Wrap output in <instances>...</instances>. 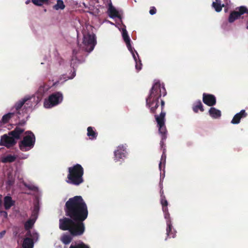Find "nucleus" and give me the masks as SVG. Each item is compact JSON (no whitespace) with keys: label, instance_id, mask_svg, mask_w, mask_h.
I'll return each mask as SVG.
<instances>
[{"label":"nucleus","instance_id":"obj_3","mask_svg":"<svg viewBox=\"0 0 248 248\" xmlns=\"http://www.w3.org/2000/svg\"><path fill=\"white\" fill-rule=\"evenodd\" d=\"M165 101L160 99L161 112L159 115H155V118L157 123L159 133L161 136L160 146L162 148L165 146L164 140L167 139V130L165 126L166 112L164 111Z\"/></svg>","mask_w":248,"mask_h":248},{"label":"nucleus","instance_id":"obj_36","mask_svg":"<svg viewBox=\"0 0 248 248\" xmlns=\"http://www.w3.org/2000/svg\"><path fill=\"white\" fill-rule=\"evenodd\" d=\"M164 214V217L167 219V221L168 220H170V214L169 213L168 209H167V210H163Z\"/></svg>","mask_w":248,"mask_h":248},{"label":"nucleus","instance_id":"obj_28","mask_svg":"<svg viewBox=\"0 0 248 248\" xmlns=\"http://www.w3.org/2000/svg\"><path fill=\"white\" fill-rule=\"evenodd\" d=\"M14 115V113H8L7 114L4 115L2 117L0 123L3 124H5L9 122L10 118H11Z\"/></svg>","mask_w":248,"mask_h":248},{"label":"nucleus","instance_id":"obj_25","mask_svg":"<svg viewBox=\"0 0 248 248\" xmlns=\"http://www.w3.org/2000/svg\"><path fill=\"white\" fill-rule=\"evenodd\" d=\"M220 0H216L212 3V6L215 9V11L217 12H219L222 10V7L224 5L221 4Z\"/></svg>","mask_w":248,"mask_h":248},{"label":"nucleus","instance_id":"obj_38","mask_svg":"<svg viewBox=\"0 0 248 248\" xmlns=\"http://www.w3.org/2000/svg\"><path fill=\"white\" fill-rule=\"evenodd\" d=\"M156 10L155 7H152L150 10L149 13L151 15H153L156 13Z\"/></svg>","mask_w":248,"mask_h":248},{"label":"nucleus","instance_id":"obj_4","mask_svg":"<svg viewBox=\"0 0 248 248\" xmlns=\"http://www.w3.org/2000/svg\"><path fill=\"white\" fill-rule=\"evenodd\" d=\"M84 169L78 164L68 168V174L66 182L75 186H79L84 182L83 175Z\"/></svg>","mask_w":248,"mask_h":248},{"label":"nucleus","instance_id":"obj_34","mask_svg":"<svg viewBox=\"0 0 248 248\" xmlns=\"http://www.w3.org/2000/svg\"><path fill=\"white\" fill-rule=\"evenodd\" d=\"M165 151H166V149L164 148L163 150V154H162V156H161L160 162V163L159 164V167L160 170L161 169V166H162V162L163 161V162H165L166 161V154H165Z\"/></svg>","mask_w":248,"mask_h":248},{"label":"nucleus","instance_id":"obj_39","mask_svg":"<svg viewBox=\"0 0 248 248\" xmlns=\"http://www.w3.org/2000/svg\"><path fill=\"white\" fill-rule=\"evenodd\" d=\"M0 213H1V215H3L5 218L7 217L8 214H7V212L4 211H2L0 212Z\"/></svg>","mask_w":248,"mask_h":248},{"label":"nucleus","instance_id":"obj_7","mask_svg":"<svg viewBox=\"0 0 248 248\" xmlns=\"http://www.w3.org/2000/svg\"><path fill=\"white\" fill-rule=\"evenodd\" d=\"M63 99L62 94L60 92H56L50 95L47 99H46L44 106L46 108H50L60 103Z\"/></svg>","mask_w":248,"mask_h":248},{"label":"nucleus","instance_id":"obj_43","mask_svg":"<svg viewBox=\"0 0 248 248\" xmlns=\"http://www.w3.org/2000/svg\"><path fill=\"white\" fill-rule=\"evenodd\" d=\"M30 2V0H27V1L25 2V3H26V4H29Z\"/></svg>","mask_w":248,"mask_h":248},{"label":"nucleus","instance_id":"obj_5","mask_svg":"<svg viewBox=\"0 0 248 248\" xmlns=\"http://www.w3.org/2000/svg\"><path fill=\"white\" fill-rule=\"evenodd\" d=\"M26 135L23 140L18 143L20 150L23 152H27L32 149L35 144V137L31 131L25 132Z\"/></svg>","mask_w":248,"mask_h":248},{"label":"nucleus","instance_id":"obj_20","mask_svg":"<svg viewBox=\"0 0 248 248\" xmlns=\"http://www.w3.org/2000/svg\"><path fill=\"white\" fill-rule=\"evenodd\" d=\"M69 248H90V246L82 241H78L72 243Z\"/></svg>","mask_w":248,"mask_h":248},{"label":"nucleus","instance_id":"obj_6","mask_svg":"<svg viewBox=\"0 0 248 248\" xmlns=\"http://www.w3.org/2000/svg\"><path fill=\"white\" fill-rule=\"evenodd\" d=\"M83 49L86 52H90L93 50L96 45L95 35L90 33L83 35Z\"/></svg>","mask_w":248,"mask_h":248},{"label":"nucleus","instance_id":"obj_31","mask_svg":"<svg viewBox=\"0 0 248 248\" xmlns=\"http://www.w3.org/2000/svg\"><path fill=\"white\" fill-rule=\"evenodd\" d=\"M160 203L162 205V210H167L168 202L165 196H162V198H160Z\"/></svg>","mask_w":248,"mask_h":248},{"label":"nucleus","instance_id":"obj_16","mask_svg":"<svg viewBox=\"0 0 248 248\" xmlns=\"http://www.w3.org/2000/svg\"><path fill=\"white\" fill-rule=\"evenodd\" d=\"M24 128L16 126L13 131L8 133L9 136H12L15 140L20 139L21 135L24 132Z\"/></svg>","mask_w":248,"mask_h":248},{"label":"nucleus","instance_id":"obj_35","mask_svg":"<svg viewBox=\"0 0 248 248\" xmlns=\"http://www.w3.org/2000/svg\"><path fill=\"white\" fill-rule=\"evenodd\" d=\"M15 183V180L14 179L11 177L8 176V180L6 181V184L9 186H13Z\"/></svg>","mask_w":248,"mask_h":248},{"label":"nucleus","instance_id":"obj_15","mask_svg":"<svg viewBox=\"0 0 248 248\" xmlns=\"http://www.w3.org/2000/svg\"><path fill=\"white\" fill-rule=\"evenodd\" d=\"M37 240H35L31 236H26L23 241L22 245V248H33L34 242Z\"/></svg>","mask_w":248,"mask_h":248},{"label":"nucleus","instance_id":"obj_22","mask_svg":"<svg viewBox=\"0 0 248 248\" xmlns=\"http://www.w3.org/2000/svg\"><path fill=\"white\" fill-rule=\"evenodd\" d=\"M108 15L111 18L120 17L118 11L112 5H110L108 9Z\"/></svg>","mask_w":248,"mask_h":248},{"label":"nucleus","instance_id":"obj_32","mask_svg":"<svg viewBox=\"0 0 248 248\" xmlns=\"http://www.w3.org/2000/svg\"><path fill=\"white\" fill-rule=\"evenodd\" d=\"M16 159V157L12 155H8L5 156L2 160V162L4 163L9 162L11 163L15 161Z\"/></svg>","mask_w":248,"mask_h":248},{"label":"nucleus","instance_id":"obj_11","mask_svg":"<svg viewBox=\"0 0 248 248\" xmlns=\"http://www.w3.org/2000/svg\"><path fill=\"white\" fill-rule=\"evenodd\" d=\"M126 154V146L124 145H120L117 147V150L114 151V160L117 162L120 159L125 157Z\"/></svg>","mask_w":248,"mask_h":248},{"label":"nucleus","instance_id":"obj_10","mask_svg":"<svg viewBox=\"0 0 248 248\" xmlns=\"http://www.w3.org/2000/svg\"><path fill=\"white\" fill-rule=\"evenodd\" d=\"M238 9V11H233L230 13L228 18L230 23L233 22L247 12V8L245 6H240Z\"/></svg>","mask_w":248,"mask_h":248},{"label":"nucleus","instance_id":"obj_30","mask_svg":"<svg viewBox=\"0 0 248 248\" xmlns=\"http://www.w3.org/2000/svg\"><path fill=\"white\" fill-rule=\"evenodd\" d=\"M31 98H24L23 100H27L26 101L24 105V108L25 109V112H27L28 109L31 108L32 106V104L31 102Z\"/></svg>","mask_w":248,"mask_h":248},{"label":"nucleus","instance_id":"obj_2","mask_svg":"<svg viewBox=\"0 0 248 248\" xmlns=\"http://www.w3.org/2000/svg\"><path fill=\"white\" fill-rule=\"evenodd\" d=\"M167 92L163 84L161 85L159 81L153 84L150 91L148 96L146 99V106L150 109L151 113L156 114V109L159 107V98L162 95H166Z\"/></svg>","mask_w":248,"mask_h":248},{"label":"nucleus","instance_id":"obj_19","mask_svg":"<svg viewBox=\"0 0 248 248\" xmlns=\"http://www.w3.org/2000/svg\"><path fill=\"white\" fill-rule=\"evenodd\" d=\"M167 227L166 229V233L168 236L170 237H175L176 232L174 230H172V226L171 224V221L170 220H168L167 221Z\"/></svg>","mask_w":248,"mask_h":248},{"label":"nucleus","instance_id":"obj_42","mask_svg":"<svg viewBox=\"0 0 248 248\" xmlns=\"http://www.w3.org/2000/svg\"><path fill=\"white\" fill-rule=\"evenodd\" d=\"M25 122H20V123H19L18 125H22L24 124H25Z\"/></svg>","mask_w":248,"mask_h":248},{"label":"nucleus","instance_id":"obj_24","mask_svg":"<svg viewBox=\"0 0 248 248\" xmlns=\"http://www.w3.org/2000/svg\"><path fill=\"white\" fill-rule=\"evenodd\" d=\"M98 135L97 132L93 130V128L89 126L87 128V136L89 137L90 139L93 140L96 139Z\"/></svg>","mask_w":248,"mask_h":248},{"label":"nucleus","instance_id":"obj_47","mask_svg":"<svg viewBox=\"0 0 248 248\" xmlns=\"http://www.w3.org/2000/svg\"><path fill=\"white\" fill-rule=\"evenodd\" d=\"M247 29H248V25L247 26Z\"/></svg>","mask_w":248,"mask_h":248},{"label":"nucleus","instance_id":"obj_44","mask_svg":"<svg viewBox=\"0 0 248 248\" xmlns=\"http://www.w3.org/2000/svg\"><path fill=\"white\" fill-rule=\"evenodd\" d=\"M1 204H2V201H1V198L0 197V207L1 206Z\"/></svg>","mask_w":248,"mask_h":248},{"label":"nucleus","instance_id":"obj_27","mask_svg":"<svg viewBox=\"0 0 248 248\" xmlns=\"http://www.w3.org/2000/svg\"><path fill=\"white\" fill-rule=\"evenodd\" d=\"M65 7L63 1L62 0H57V3L53 6V9L56 10H63Z\"/></svg>","mask_w":248,"mask_h":248},{"label":"nucleus","instance_id":"obj_1","mask_svg":"<svg viewBox=\"0 0 248 248\" xmlns=\"http://www.w3.org/2000/svg\"><path fill=\"white\" fill-rule=\"evenodd\" d=\"M65 216L59 219V228L62 231H68L70 234H63L61 241L65 245L70 244L72 236L82 235L85 230L84 221L88 216L87 205L81 196H76L69 199L64 208Z\"/></svg>","mask_w":248,"mask_h":248},{"label":"nucleus","instance_id":"obj_37","mask_svg":"<svg viewBox=\"0 0 248 248\" xmlns=\"http://www.w3.org/2000/svg\"><path fill=\"white\" fill-rule=\"evenodd\" d=\"M32 3L37 6H41L43 5V2L41 0H31Z\"/></svg>","mask_w":248,"mask_h":248},{"label":"nucleus","instance_id":"obj_12","mask_svg":"<svg viewBox=\"0 0 248 248\" xmlns=\"http://www.w3.org/2000/svg\"><path fill=\"white\" fill-rule=\"evenodd\" d=\"M202 101L206 105L211 107L216 105V98L213 94L203 93L202 94Z\"/></svg>","mask_w":248,"mask_h":248},{"label":"nucleus","instance_id":"obj_33","mask_svg":"<svg viewBox=\"0 0 248 248\" xmlns=\"http://www.w3.org/2000/svg\"><path fill=\"white\" fill-rule=\"evenodd\" d=\"M23 185L27 188H28L29 190L36 191L38 190L37 187L36 186L31 185V184H28L25 182L23 183Z\"/></svg>","mask_w":248,"mask_h":248},{"label":"nucleus","instance_id":"obj_13","mask_svg":"<svg viewBox=\"0 0 248 248\" xmlns=\"http://www.w3.org/2000/svg\"><path fill=\"white\" fill-rule=\"evenodd\" d=\"M78 52L76 50V49H74L73 50V54H72V59H71V66L73 67V68L74 69H75V66H76V64L77 63V62H78V63H81V61L78 59ZM76 76V71L75 70H74V71L73 72V74H72V76L70 77V78H74Z\"/></svg>","mask_w":248,"mask_h":248},{"label":"nucleus","instance_id":"obj_23","mask_svg":"<svg viewBox=\"0 0 248 248\" xmlns=\"http://www.w3.org/2000/svg\"><path fill=\"white\" fill-rule=\"evenodd\" d=\"M134 51L136 52V53L138 57L139 61H138V59L134 53V51H133L132 52H131V53H132V54L133 55V57L135 61V62H136V65H135L136 69L138 71H139L141 69L142 63H141V62L140 60L139 59V56L138 52L135 50H134Z\"/></svg>","mask_w":248,"mask_h":248},{"label":"nucleus","instance_id":"obj_40","mask_svg":"<svg viewBox=\"0 0 248 248\" xmlns=\"http://www.w3.org/2000/svg\"><path fill=\"white\" fill-rule=\"evenodd\" d=\"M6 233L5 231H2L0 232V239L2 238Z\"/></svg>","mask_w":248,"mask_h":248},{"label":"nucleus","instance_id":"obj_18","mask_svg":"<svg viewBox=\"0 0 248 248\" xmlns=\"http://www.w3.org/2000/svg\"><path fill=\"white\" fill-rule=\"evenodd\" d=\"M15 202L12 200L11 196H6L4 198L3 204L4 208L6 210H8L13 206L15 204Z\"/></svg>","mask_w":248,"mask_h":248},{"label":"nucleus","instance_id":"obj_9","mask_svg":"<svg viewBox=\"0 0 248 248\" xmlns=\"http://www.w3.org/2000/svg\"><path fill=\"white\" fill-rule=\"evenodd\" d=\"M16 143L15 139L11 136H8L7 134H4L1 137L0 145H2L10 148Z\"/></svg>","mask_w":248,"mask_h":248},{"label":"nucleus","instance_id":"obj_26","mask_svg":"<svg viewBox=\"0 0 248 248\" xmlns=\"http://www.w3.org/2000/svg\"><path fill=\"white\" fill-rule=\"evenodd\" d=\"M192 109L193 111L195 113H197L199 109L202 112H203L204 110L201 100H199L195 103L193 106Z\"/></svg>","mask_w":248,"mask_h":248},{"label":"nucleus","instance_id":"obj_21","mask_svg":"<svg viewBox=\"0 0 248 248\" xmlns=\"http://www.w3.org/2000/svg\"><path fill=\"white\" fill-rule=\"evenodd\" d=\"M209 115L213 118L217 119L221 116V111L214 107H211L209 110Z\"/></svg>","mask_w":248,"mask_h":248},{"label":"nucleus","instance_id":"obj_29","mask_svg":"<svg viewBox=\"0 0 248 248\" xmlns=\"http://www.w3.org/2000/svg\"><path fill=\"white\" fill-rule=\"evenodd\" d=\"M26 101H27V100L23 99L22 100L19 101L16 104L15 107L17 114H20V110L23 107H24V105Z\"/></svg>","mask_w":248,"mask_h":248},{"label":"nucleus","instance_id":"obj_45","mask_svg":"<svg viewBox=\"0 0 248 248\" xmlns=\"http://www.w3.org/2000/svg\"><path fill=\"white\" fill-rule=\"evenodd\" d=\"M48 0H41L42 2H43V3L45 2V1H48Z\"/></svg>","mask_w":248,"mask_h":248},{"label":"nucleus","instance_id":"obj_17","mask_svg":"<svg viewBox=\"0 0 248 248\" xmlns=\"http://www.w3.org/2000/svg\"><path fill=\"white\" fill-rule=\"evenodd\" d=\"M122 35L124 40L126 43L127 47L130 52H132L133 50V48L130 44L131 40L128 35V33L125 29L123 30Z\"/></svg>","mask_w":248,"mask_h":248},{"label":"nucleus","instance_id":"obj_8","mask_svg":"<svg viewBox=\"0 0 248 248\" xmlns=\"http://www.w3.org/2000/svg\"><path fill=\"white\" fill-rule=\"evenodd\" d=\"M35 221V218H30L28 219L26 222H25L24 223V228L25 230L27 231L25 236H31V237H33V238L35 239V240H38L39 238V234L36 232H31V229L33 226Z\"/></svg>","mask_w":248,"mask_h":248},{"label":"nucleus","instance_id":"obj_14","mask_svg":"<svg viewBox=\"0 0 248 248\" xmlns=\"http://www.w3.org/2000/svg\"><path fill=\"white\" fill-rule=\"evenodd\" d=\"M248 115L245 110L242 109L239 113H236L231 121L232 124H238L240 123L242 118H246Z\"/></svg>","mask_w":248,"mask_h":248},{"label":"nucleus","instance_id":"obj_46","mask_svg":"<svg viewBox=\"0 0 248 248\" xmlns=\"http://www.w3.org/2000/svg\"><path fill=\"white\" fill-rule=\"evenodd\" d=\"M245 13H247V14H248V10L247 9V12Z\"/></svg>","mask_w":248,"mask_h":248},{"label":"nucleus","instance_id":"obj_41","mask_svg":"<svg viewBox=\"0 0 248 248\" xmlns=\"http://www.w3.org/2000/svg\"><path fill=\"white\" fill-rule=\"evenodd\" d=\"M160 198H162V196H165L164 195V191H163V190L162 189V188H161V189L160 190Z\"/></svg>","mask_w":248,"mask_h":248}]
</instances>
